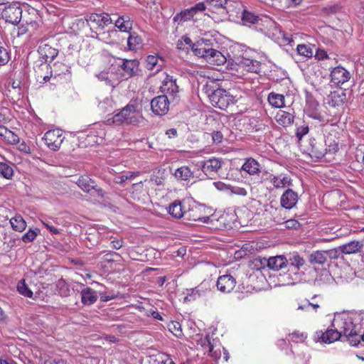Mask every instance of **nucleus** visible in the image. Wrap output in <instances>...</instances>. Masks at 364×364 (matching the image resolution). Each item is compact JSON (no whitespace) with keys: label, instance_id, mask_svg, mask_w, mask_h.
I'll use <instances>...</instances> for the list:
<instances>
[{"label":"nucleus","instance_id":"obj_1","mask_svg":"<svg viewBox=\"0 0 364 364\" xmlns=\"http://www.w3.org/2000/svg\"><path fill=\"white\" fill-rule=\"evenodd\" d=\"M142 119V114L137 110L136 106L129 103L113 117L107 118L105 123L109 126H136Z\"/></svg>","mask_w":364,"mask_h":364},{"label":"nucleus","instance_id":"obj_2","mask_svg":"<svg viewBox=\"0 0 364 364\" xmlns=\"http://www.w3.org/2000/svg\"><path fill=\"white\" fill-rule=\"evenodd\" d=\"M331 326H337L341 336L346 337L351 346H357L360 343V327L353 323L350 316H339L333 320Z\"/></svg>","mask_w":364,"mask_h":364},{"label":"nucleus","instance_id":"obj_3","mask_svg":"<svg viewBox=\"0 0 364 364\" xmlns=\"http://www.w3.org/2000/svg\"><path fill=\"white\" fill-rule=\"evenodd\" d=\"M208 42V40L198 41L197 44L193 47L195 55L203 58L210 65L224 64L227 60L225 56L219 50L212 48Z\"/></svg>","mask_w":364,"mask_h":364},{"label":"nucleus","instance_id":"obj_4","mask_svg":"<svg viewBox=\"0 0 364 364\" xmlns=\"http://www.w3.org/2000/svg\"><path fill=\"white\" fill-rule=\"evenodd\" d=\"M245 72L260 73L262 72L261 63L246 58L239 67L229 68V75L234 77V79L241 78L245 74Z\"/></svg>","mask_w":364,"mask_h":364},{"label":"nucleus","instance_id":"obj_5","mask_svg":"<svg viewBox=\"0 0 364 364\" xmlns=\"http://www.w3.org/2000/svg\"><path fill=\"white\" fill-rule=\"evenodd\" d=\"M184 220L190 222H206L208 217L205 215V208L196 201L186 199Z\"/></svg>","mask_w":364,"mask_h":364},{"label":"nucleus","instance_id":"obj_6","mask_svg":"<svg viewBox=\"0 0 364 364\" xmlns=\"http://www.w3.org/2000/svg\"><path fill=\"white\" fill-rule=\"evenodd\" d=\"M1 14V18L6 22L17 25L21 20L22 9L18 2L13 1L4 6Z\"/></svg>","mask_w":364,"mask_h":364},{"label":"nucleus","instance_id":"obj_7","mask_svg":"<svg viewBox=\"0 0 364 364\" xmlns=\"http://www.w3.org/2000/svg\"><path fill=\"white\" fill-rule=\"evenodd\" d=\"M245 50L242 44L229 41V68L239 67L246 58Z\"/></svg>","mask_w":364,"mask_h":364},{"label":"nucleus","instance_id":"obj_8","mask_svg":"<svg viewBox=\"0 0 364 364\" xmlns=\"http://www.w3.org/2000/svg\"><path fill=\"white\" fill-rule=\"evenodd\" d=\"M114 19L107 13H93L87 18V24L91 29L102 31L105 26L112 23Z\"/></svg>","mask_w":364,"mask_h":364},{"label":"nucleus","instance_id":"obj_9","mask_svg":"<svg viewBox=\"0 0 364 364\" xmlns=\"http://www.w3.org/2000/svg\"><path fill=\"white\" fill-rule=\"evenodd\" d=\"M64 138L63 131L60 129H55L46 132L43 140L50 149L57 151L60 149Z\"/></svg>","mask_w":364,"mask_h":364},{"label":"nucleus","instance_id":"obj_10","mask_svg":"<svg viewBox=\"0 0 364 364\" xmlns=\"http://www.w3.org/2000/svg\"><path fill=\"white\" fill-rule=\"evenodd\" d=\"M169 100L166 95L154 97L151 101L152 112L158 116H164L169 110Z\"/></svg>","mask_w":364,"mask_h":364},{"label":"nucleus","instance_id":"obj_11","mask_svg":"<svg viewBox=\"0 0 364 364\" xmlns=\"http://www.w3.org/2000/svg\"><path fill=\"white\" fill-rule=\"evenodd\" d=\"M139 63L137 60L124 59L120 68L123 71L120 80H128L137 74Z\"/></svg>","mask_w":364,"mask_h":364},{"label":"nucleus","instance_id":"obj_12","mask_svg":"<svg viewBox=\"0 0 364 364\" xmlns=\"http://www.w3.org/2000/svg\"><path fill=\"white\" fill-rule=\"evenodd\" d=\"M316 333L317 338L326 343H333L341 337L337 326L328 328L325 331H318Z\"/></svg>","mask_w":364,"mask_h":364},{"label":"nucleus","instance_id":"obj_13","mask_svg":"<svg viewBox=\"0 0 364 364\" xmlns=\"http://www.w3.org/2000/svg\"><path fill=\"white\" fill-rule=\"evenodd\" d=\"M212 105L220 109L226 110L228 108V95L226 91L218 89L213 92L210 97Z\"/></svg>","mask_w":364,"mask_h":364},{"label":"nucleus","instance_id":"obj_14","mask_svg":"<svg viewBox=\"0 0 364 364\" xmlns=\"http://www.w3.org/2000/svg\"><path fill=\"white\" fill-rule=\"evenodd\" d=\"M331 80L336 85L343 84L348 82L350 75L349 72L341 66L334 68L330 74Z\"/></svg>","mask_w":364,"mask_h":364},{"label":"nucleus","instance_id":"obj_15","mask_svg":"<svg viewBox=\"0 0 364 364\" xmlns=\"http://www.w3.org/2000/svg\"><path fill=\"white\" fill-rule=\"evenodd\" d=\"M299 196L296 192L292 189H287L281 196L280 203L285 209H291L298 201Z\"/></svg>","mask_w":364,"mask_h":364},{"label":"nucleus","instance_id":"obj_16","mask_svg":"<svg viewBox=\"0 0 364 364\" xmlns=\"http://www.w3.org/2000/svg\"><path fill=\"white\" fill-rule=\"evenodd\" d=\"M186 199L175 200L170 203L168 213L174 218L180 219L184 217Z\"/></svg>","mask_w":364,"mask_h":364},{"label":"nucleus","instance_id":"obj_17","mask_svg":"<svg viewBox=\"0 0 364 364\" xmlns=\"http://www.w3.org/2000/svg\"><path fill=\"white\" fill-rule=\"evenodd\" d=\"M35 77L40 83L47 82L51 76V70L49 64L42 63L34 68Z\"/></svg>","mask_w":364,"mask_h":364},{"label":"nucleus","instance_id":"obj_18","mask_svg":"<svg viewBox=\"0 0 364 364\" xmlns=\"http://www.w3.org/2000/svg\"><path fill=\"white\" fill-rule=\"evenodd\" d=\"M364 247V240H352L348 243L343 244L338 247V250L341 253L345 255H351L361 252Z\"/></svg>","mask_w":364,"mask_h":364},{"label":"nucleus","instance_id":"obj_19","mask_svg":"<svg viewBox=\"0 0 364 364\" xmlns=\"http://www.w3.org/2000/svg\"><path fill=\"white\" fill-rule=\"evenodd\" d=\"M160 90L166 96H175L178 92V86L172 76L166 75L160 86Z\"/></svg>","mask_w":364,"mask_h":364},{"label":"nucleus","instance_id":"obj_20","mask_svg":"<svg viewBox=\"0 0 364 364\" xmlns=\"http://www.w3.org/2000/svg\"><path fill=\"white\" fill-rule=\"evenodd\" d=\"M97 34V38L105 42V43L109 45H116L119 44L121 39L119 38V31L116 29H112L107 32H95Z\"/></svg>","mask_w":364,"mask_h":364},{"label":"nucleus","instance_id":"obj_21","mask_svg":"<svg viewBox=\"0 0 364 364\" xmlns=\"http://www.w3.org/2000/svg\"><path fill=\"white\" fill-rule=\"evenodd\" d=\"M38 52L41 57L45 60V63L53 61L58 55V50L57 48L46 43H41L38 48Z\"/></svg>","mask_w":364,"mask_h":364},{"label":"nucleus","instance_id":"obj_22","mask_svg":"<svg viewBox=\"0 0 364 364\" xmlns=\"http://www.w3.org/2000/svg\"><path fill=\"white\" fill-rule=\"evenodd\" d=\"M154 178H151L150 181H153ZM148 180L141 181L132 184L129 189V193L134 200H139L142 196L147 193V188L145 187Z\"/></svg>","mask_w":364,"mask_h":364},{"label":"nucleus","instance_id":"obj_23","mask_svg":"<svg viewBox=\"0 0 364 364\" xmlns=\"http://www.w3.org/2000/svg\"><path fill=\"white\" fill-rule=\"evenodd\" d=\"M77 185L85 192L90 193L92 190H95L98 193L102 192V188H98L96 182L90 178L88 176H81L77 181Z\"/></svg>","mask_w":364,"mask_h":364},{"label":"nucleus","instance_id":"obj_24","mask_svg":"<svg viewBox=\"0 0 364 364\" xmlns=\"http://www.w3.org/2000/svg\"><path fill=\"white\" fill-rule=\"evenodd\" d=\"M113 21H114L115 27L119 29L118 31L129 33L133 28V21L128 15L119 16Z\"/></svg>","mask_w":364,"mask_h":364},{"label":"nucleus","instance_id":"obj_25","mask_svg":"<svg viewBox=\"0 0 364 364\" xmlns=\"http://www.w3.org/2000/svg\"><path fill=\"white\" fill-rule=\"evenodd\" d=\"M267 267L274 271H279L287 267L288 259L284 255H277L267 259Z\"/></svg>","mask_w":364,"mask_h":364},{"label":"nucleus","instance_id":"obj_26","mask_svg":"<svg viewBox=\"0 0 364 364\" xmlns=\"http://www.w3.org/2000/svg\"><path fill=\"white\" fill-rule=\"evenodd\" d=\"M220 167V161L218 159L213 158L203 162L202 171L207 176H210L211 175L217 173Z\"/></svg>","mask_w":364,"mask_h":364},{"label":"nucleus","instance_id":"obj_27","mask_svg":"<svg viewBox=\"0 0 364 364\" xmlns=\"http://www.w3.org/2000/svg\"><path fill=\"white\" fill-rule=\"evenodd\" d=\"M244 9L245 6L242 2L232 1L229 6V16L231 17L229 20L236 23L239 22L241 19Z\"/></svg>","mask_w":364,"mask_h":364},{"label":"nucleus","instance_id":"obj_28","mask_svg":"<svg viewBox=\"0 0 364 364\" xmlns=\"http://www.w3.org/2000/svg\"><path fill=\"white\" fill-rule=\"evenodd\" d=\"M241 168L242 171L251 176L258 175L260 173V165L253 158L247 159L246 161L243 162Z\"/></svg>","mask_w":364,"mask_h":364},{"label":"nucleus","instance_id":"obj_29","mask_svg":"<svg viewBox=\"0 0 364 364\" xmlns=\"http://www.w3.org/2000/svg\"><path fill=\"white\" fill-rule=\"evenodd\" d=\"M275 120L279 125L287 127L293 124L294 117L288 112L279 110L276 114Z\"/></svg>","mask_w":364,"mask_h":364},{"label":"nucleus","instance_id":"obj_30","mask_svg":"<svg viewBox=\"0 0 364 364\" xmlns=\"http://www.w3.org/2000/svg\"><path fill=\"white\" fill-rule=\"evenodd\" d=\"M127 38V47L129 50H137L142 47L143 40L136 32H129Z\"/></svg>","mask_w":364,"mask_h":364},{"label":"nucleus","instance_id":"obj_31","mask_svg":"<svg viewBox=\"0 0 364 364\" xmlns=\"http://www.w3.org/2000/svg\"><path fill=\"white\" fill-rule=\"evenodd\" d=\"M267 101L274 108H283L285 107V97L282 94L272 92L268 95Z\"/></svg>","mask_w":364,"mask_h":364},{"label":"nucleus","instance_id":"obj_32","mask_svg":"<svg viewBox=\"0 0 364 364\" xmlns=\"http://www.w3.org/2000/svg\"><path fill=\"white\" fill-rule=\"evenodd\" d=\"M97 299V295L95 290L87 287L81 291V301L83 304L90 306L93 304Z\"/></svg>","mask_w":364,"mask_h":364},{"label":"nucleus","instance_id":"obj_33","mask_svg":"<svg viewBox=\"0 0 364 364\" xmlns=\"http://www.w3.org/2000/svg\"><path fill=\"white\" fill-rule=\"evenodd\" d=\"M309 155L316 159L323 158L327 153V148L321 141H315L311 144Z\"/></svg>","mask_w":364,"mask_h":364},{"label":"nucleus","instance_id":"obj_34","mask_svg":"<svg viewBox=\"0 0 364 364\" xmlns=\"http://www.w3.org/2000/svg\"><path fill=\"white\" fill-rule=\"evenodd\" d=\"M140 174V171H124L120 175L116 176L113 179V182L117 184H124L127 181L134 180L135 178L139 176Z\"/></svg>","mask_w":364,"mask_h":364},{"label":"nucleus","instance_id":"obj_35","mask_svg":"<svg viewBox=\"0 0 364 364\" xmlns=\"http://www.w3.org/2000/svg\"><path fill=\"white\" fill-rule=\"evenodd\" d=\"M270 182L277 189L289 187L291 185V179L287 176H274L271 178Z\"/></svg>","mask_w":364,"mask_h":364},{"label":"nucleus","instance_id":"obj_36","mask_svg":"<svg viewBox=\"0 0 364 364\" xmlns=\"http://www.w3.org/2000/svg\"><path fill=\"white\" fill-rule=\"evenodd\" d=\"M272 1L274 6L280 10H284L299 6L302 0H272Z\"/></svg>","mask_w":364,"mask_h":364},{"label":"nucleus","instance_id":"obj_37","mask_svg":"<svg viewBox=\"0 0 364 364\" xmlns=\"http://www.w3.org/2000/svg\"><path fill=\"white\" fill-rule=\"evenodd\" d=\"M345 99V94L339 93L338 92H333L329 95L328 104L329 106L333 107H341L343 105Z\"/></svg>","mask_w":364,"mask_h":364},{"label":"nucleus","instance_id":"obj_38","mask_svg":"<svg viewBox=\"0 0 364 364\" xmlns=\"http://www.w3.org/2000/svg\"><path fill=\"white\" fill-rule=\"evenodd\" d=\"M193 11V10L191 8L181 11L180 13H178L174 16L173 18V21L181 24L185 21L191 20L194 16Z\"/></svg>","mask_w":364,"mask_h":364},{"label":"nucleus","instance_id":"obj_39","mask_svg":"<svg viewBox=\"0 0 364 364\" xmlns=\"http://www.w3.org/2000/svg\"><path fill=\"white\" fill-rule=\"evenodd\" d=\"M267 258L258 256L249 262V267L254 270H261L267 267Z\"/></svg>","mask_w":364,"mask_h":364},{"label":"nucleus","instance_id":"obj_40","mask_svg":"<svg viewBox=\"0 0 364 364\" xmlns=\"http://www.w3.org/2000/svg\"><path fill=\"white\" fill-rule=\"evenodd\" d=\"M10 223L16 231L22 232L26 228V223L21 215H16L11 218Z\"/></svg>","mask_w":364,"mask_h":364},{"label":"nucleus","instance_id":"obj_41","mask_svg":"<svg viewBox=\"0 0 364 364\" xmlns=\"http://www.w3.org/2000/svg\"><path fill=\"white\" fill-rule=\"evenodd\" d=\"M174 176L178 180L187 181L193 176V172L189 167L183 166L175 171Z\"/></svg>","mask_w":364,"mask_h":364},{"label":"nucleus","instance_id":"obj_42","mask_svg":"<svg viewBox=\"0 0 364 364\" xmlns=\"http://www.w3.org/2000/svg\"><path fill=\"white\" fill-rule=\"evenodd\" d=\"M259 16L255 13L247 11L245 8L244 9L242 15L241 16V21L244 25L247 24H255L259 21Z\"/></svg>","mask_w":364,"mask_h":364},{"label":"nucleus","instance_id":"obj_43","mask_svg":"<svg viewBox=\"0 0 364 364\" xmlns=\"http://www.w3.org/2000/svg\"><path fill=\"white\" fill-rule=\"evenodd\" d=\"M316 298H321V295H317V294H315L313 296V297L311 298L312 300H314L316 299ZM323 301V299H321V301L320 302L318 301H316V302H310L309 301H307L303 305H299V307H298V309H301V310H304V311H309V309L310 308H312V309L315 311V312H317L318 310L321 308V303Z\"/></svg>","mask_w":364,"mask_h":364},{"label":"nucleus","instance_id":"obj_44","mask_svg":"<svg viewBox=\"0 0 364 364\" xmlns=\"http://www.w3.org/2000/svg\"><path fill=\"white\" fill-rule=\"evenodd\" d=\"M14 176V169L11 166L4 162H0V177L10 180Z\"/></svg>","mask_w":364,"mask_h":364},{"label":"nucleus","instance_id":"obj_45","mask_svg":"<svg viewBox=\"0 0 364 364\" xmlns=\"http://www.w3.org/2000/svg\"><path fill=\"white\" fill-rule=\"evenodd\" d=\"M205 2L209 6V10L215 12L220 9H225L228 0H205Z\"/></svg>","mask_w":364,"mask_h":364},{"label":"nucleus","instance_id":"obj_46","mask_svg":"<svg viewBox=\"0 0 364 364\" xmlns=\"http://www.w3.org/2000/svg\"><path fill=\"white\" fill-rule=\"evenodd\" d=\"M167 328L177 338H181L183 336L181 325L178 321H171L168 323Z\"/></svg>","mask_w":364,"mask_h":364},{"label":"nucleus","instance_id":"obj_47","mask_svg":"<svg viewBox=\"0 0 364 364\" xmlns=\"http://www.w3.org/2000/svg\"><path fill=\"white\" fill-rule=\"evenodd\" d=\"M310 262L313 264H323L326 261V252L323 251H316L311 254Z\"/></svg>","mask_w":364,"mask_h":364},{"label":"nucleus","instance_id":"obj_48","mask_svg":"<svg viewBox=\"0 0 364 364\" xmlns=\"http://www.w3.org/2000/svg\"><path fill=\"white\" fill-rule=\"evenodd\" d=\"M291 266L294 267L296 269H299L301 267L304 266L305 264L304 259L301 257L297 252H294L290 256L288 259V262Z\"/></svg>","mask_w":364,"mask_h":364},{"label":"nucleus","instance_id":"obj_49","mask_svg":"<svg viewBox=\"0 0 364 364\" xmlns=\"http://www.w3.org/2000/svg\"><path fill=\"white\" fill-rule=\"evenodd\" d=\"M17 290L26 297L31 298L33 296V291L28 288L25 279H21L18 282Z\"/></svg>","mask_w":364,"mask_h":364},{"label":"nucleus","instance_id":"obj_50","mask_svg":"<svg viewBox=\"0 0 364 364\" xmlns=\"http://www.w3.org/2000/svg\"><path fill=\"white\" fill-rule=\"evenodd\" d=\"M323 145L327 148V152L329 153H336L339 149L338 143L331 136L326 137Z\"/></svg>","mask_w":364,"mask_h":364},{"label":"nucleus","instance_id":"obj_51","mask_svg":"<svg viewBox=\"0 0 364 364\" xmlns=\"http://www.w3.org/2000/svg\"><path fill=\"white\" fill-rule=\"evenodd\" d=\"M299 55L306 58H311L313 56V49L307 45L299 44L296 48Z\"/></svg>","mask_w":364,"mask_h":364},{"label":"nucleus","instance_id":"obj_52","mask_svg":"<svg viewBox=\"0 0 364 364\" xmlns=\"http://www.w3.org/2000/svg\"><path fill=\"white\" fill-rule=\"evenodd\" d=\"M289 340L294 343H303L307 338V335L299 331H295L289 334Z\"/></svg>","mask_w":364,"mask_h":364},{"label":"nucleus","instance_id":"obj_53","mask_svg":"<svg viewBox=\"0 0 364 364\" xmlns=\"http://www.w3.org/2000/svg\"><path fill=\"white\" fill-rule=\"evenodd\" d=\"M38 233V229H36V230L29 229L27 231V232H26L23 235V237H22L23 242L25 243L33 242L36 238Z\"/></svg>","mask_w":364,"mask_h":364},{"label":"nucleus","instance_id":"obj_54","mask_svg":"<svg viewBox=\"0 0 364 364\" xmlns=\"http://www.w3.org/2000/svg\"><path fill=\"white\" fill-rule=\"evenodd\" d=\"M159 58L155 55H149L146 59V68L148 70H154L156 68V70H159V67L156 68L158 64Z\"/></svg>","mask_w":364,"mask_h":364},{"label":"nucleus","instance_id":"obj_55","mask_svg":"<svg viewBox=\"0 0 364 364\" xmlns=\"http://www.w3.org/2000/svg\"><path fill=\"white\" fill-rule=\"evenodd\" d=\"M5 138L11 144L17 145L20 143V138L19 136L14 134L13 132L9 130L5 131Z\"/></svg>","mask_w":364,"mask_h":364},{"label":"nucleus","instance_id":"obj_56","mask_svg":"<svg viewBox=\"0 0 364 364\" xmlns=\"http://www.w3.org/2000/svg\"><path fill=\"white\" fill-rule=\"evenodd\" d=\"M198 344L203 348V349L206 351L211 352L213 350V346L210 343V338L209 336H206L204 338H201L198 341Z\"/></svg>","mask_w":364,"mask_h":364},{"label":"nucleus","instance_id":"obj_57","mask_svg":"<svg viewBox=\"0 0 364 364\" xmlns=\"http://www.w3.org/2000/svg\"><path fill=\"white\" fill-rule=\"evenodd\" d=\"M234 121V126H235V129L242 132L245 130V125L247 124L248 119L246 117H241L240 118H235Z\"/></svg>","mask_w":364,"mask_h":364},{"label":"nucleus","instance_id":"obj_58","mask_svg":"<svg viewBox=\"0 0 364 364\" xmlns=\"http://www.w3.org/2000/svg\"><path fill=\"white\" fill-rule=\"evenodd\" d=\"M10 60V55L8 50L0 46V66L6 65Z\"/></svg>","mask_w":364,"mask_h":364},{"label":"nucleus","instance_id":"obj_59","mask_svg":"<svg viewBox=\"0 0 364 364\" xmlns=\"http://www.w3.org/2000/svg\"><path fill=\"white\" fill-rule=\"evenodd\" d=\"M228 284V274L219 277L217 281V288L222 292H225Z\"/></svg>","mask_w":364,"mask_h":364},{"label":"nucleus","instance_id":"obj_60","mask_svg":"<svg viewBox=\"0 0 364 364\" xmlns=\"http://www.w3.org/2000/svg\"><path fill=\"white\" fill-rule=\"evenodd\" d=\"M242 159H232L230 161V166L231 171H237L241 173L242 171V169L241 168V166H242Z\"/></svg>","mask_w":364,"mask_h":364},{"label":"nucleus","instance_id":"obj_61","mask_svg":"<svg viewBox=\"0 0 364 364\" xmlns=\"http://www.w3.org/2000/svg\"><path fill=\"white\" fill-rule=\"evenodd\" d=\"M229 191H230L232 193L238 196H246L247 194V191L245 188L232 185H229Z\"/></svg>","mask_w":364,"mask_h":364},{"label":"nucleus","instance_id":"obj_62","mask_svg":"<svg viewBox=\"0 0 364 364\" xmlns=\"http://www.w3.org/2000/svg\"><path fill=\"white\" fill-rule=\"evenodd\" d=\"M120 255L115 252H108L103 256V260L107 262H112L116 261V257H119Z\"/></svg>","mask_w":364,"mask_h":364},{"label":"nucleus","instance_id":"obj_63","mask_svg":"<svg viewBox=\"0 0 364 364\" xmlns=\"http://www.w3.org/2000/svg\"><path fill=\"white\" fill-rule=\"evenodd\" d=\"M247 245H245L242 246V247L239 250H236L234 253V258L235 259H240L243 257H245L247 255V247H246Z\"/></svg>","mask_w":364,"mask_h":364},{"label":"nucleus","instance_id":"obj_64","mask_svg":"<svg viewBox=\"0 0 364 364\" xmlns=\"http://www.w3.org/2000/svg\"><path fill=\"white\" fill-rule=\"evenodd\" d=\"M309 131V127L307 126H301V127H298L297 129H296V137L299 140H301V138L304 135L308 134Z\"/></svg>","mask_w":364,"mask_h":364}]
</instances>
